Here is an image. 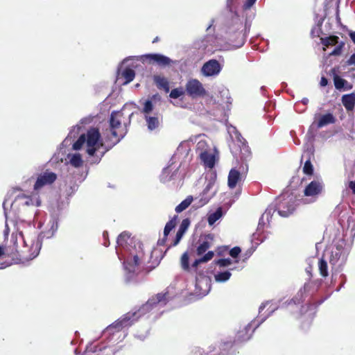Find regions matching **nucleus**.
<instances>
[{"mask_svg": "<svg viewBox=\"0 0 355 355\" xmlns=\"http://www.w3.org/2000/svg\"><path fill=\"white\" fill-rule=\"evenodd\" d=\"M11 241L13 243V247L10 250H9L8 248L5 250L2 246L0 245V257L3 255L6 252L12 254L18 252L17 245V237L15 236L13 234L11 236Z\"/></svg>", "mask_w": 355, "mask_h": 355, "instance_id": "c9c22d12", "label": "nucleus"}, {"mask_svg": "<svg viewBox=\"0 0 355 355\" xmlns=\"http://www.w3.org/2000/svg\"><path fill=\"white\" fill-rule=\"evenodd\" d=\"M185 93L192 99L203 98L207 91L203 85L197 79H190L185 85Z\"/></svg>", "mask_w": 355, "mask_h": 355, "instance_id": "9d476101", "label": "nucleus"}, {"mask_svg": "<svg viewBox=\"0 0 355 355\" xmlns=\"http://www.w3.org/2000/svg\"><path fill=\"white\" fill-rule=\"evenodd\" d=\"M214 236L211 234L205 236V240L202 241L197 247L196 253L198 256L202 255L211 246L209 240H213Z\"/></svg>", "mask_w": 355, "mask_h": 355, "instance_id": "cd10ccee", "label": "nucleus"}, {"mask_svg": "<svg viewBox=\"0 0 355 355\" xmlns=\"http://www.w3.org/2000/svg\"><path fill=\"white\" fill-rule=\"evenodd\" d=\"M340 278L341 279V285L338 288L336 289L337 291H339L340 290V288L344 286L347 281V277L345 274H341Z\"/></svg>", "mask_w": 355, "mask_h": 355, "instance_id": "052dcab7", "label": "nucleus"}, {"mask_svg": "<svg viewBox=\"0 0 355 355\" xmlns=\"http://www.w3.org/2000/svg\"><path fill=\"white\" fill-rule=\"evenodd\" d=\"M325 299L315 302L309 303L302 306L300 309V315L302 320L305 322L304 326H310L312 320L316 314L317 308L324 301Z\"/></svg>", "mask_w": 355, "mask_h": 355, "instance_id": "f8f14e48", "label": "nucleus"}, {"mask_svg": "<svg viewBox=\"0 0 355 355\" xmlns=\"http://www.w3.org/2000/svg\"><path fill=\"white\" fill-rule=\"evenodd\" d=\"M296 198L293 195H281L276 198L275 202L268 205L265 212L259 218L257 232L253 234H259L263 229L265 225L269 223L275 211H277L279 216L288 217L292 214L296 208Z\"/></svg>", "mask_w": 355, "mask_h": 355, "instance_id": "20e7f679", "label": "nucleus"}, {"mask_svg": "<svg viewBox=\"0 0 355 355\" xmlns=\"http://www.w3.org/2000/svg\"><path fill=\"white\" fill-rule=\"evenodd\" d=\"M347 65H355V53H353L347 61Z\"/></svg>", "mask_w": 355, "mask_h": 355, "instance_id": "680f3d73", "label": "nucleus"}, {"mask_svg": "<svg viewBox=\"0 0 355 355\" xmlns=\"http://www.w3.org/2000/svg\"><path fill=\"white\" fill-rule=\"evenodd\" d=\"M331 74L334 76V85L337 89L341 90L346 88V86L348 85V82L337 74L336 69L335 68L331 69Z\"/></svg>", "mask_w": 355, "mask_h": 355, "instance_id": "bb28decb", "label": "nucleus"}, {"mask_svg": "<svg viewBox=\"0 0 355 355\" xmlns=\"http://www.w3.org/2000/svg\"><path fill=\"white\" fill-rule=\"evenodd\" d=\"M324 182L320 177H317L315 180L309 182L304 190V195L306 197H311L315 201L324 189Z\"/></svg>", "mask_w": 355, "mask_h": 355, "instance_id": "4468645a", "label": "nucleus"}, {"mask_svg": "<svg viewBox=\"0 0 355 355\" xmlns=\"http://www.w3.org/2000/svg\"><path fill=\"white\" fill-rule=\"evenodd\" d=\"M303 172L304 174L311 175L313 173V166L311 164L310 157H307L303 166Z\"/></svg>", "mask_w": 355, "mask_h": 355, "instance_id": "37998d69", "label": "nucleus"}, {"mask_svg": "<svg viewBox=\"0 0 355 355\" xmlns=\"http://www.w3.org/2000/svg\"><path fill=\"white\" fill-rule=\"evenodd\" d=\"M236 338L227 339L223 341L218 347L209 346L205 351L198 349L191 355H233L236 353L237 347L251 339L252 334H237Z\"/></svg>", "mask_w": 355, "mask_h": 355, "instance_id": "423d86ee", "label": "nucleus"}, {"mask_svg": "<svg viewBox=\"0 0 355 355\" xmlns=\"http://www.w3.org/2000/svg\"><path fill=\"white\" fill-rule=\"evenodd\" d=\"M135 338L139 340L143 341L146 339V334H135Z\"/></svg>", "mask_w": 355, "mask_h": 355, "instance_id": "338daca9", "label": "nucleus"}, {"mask_svg": "<svg viewBox=\"0 0 355 355\" xmlns=\"http://www.w3.org/2000/svg\"><path fill=\"white\" fill-rule=\"evenodd\" d=\"M110 129L111 137L107 136V140L110 141V144H108L109 145H110L112 144V142L114 141L112 140V137L116 138V139H117L124 132H123L122 133H120V135H119V134H118V132L116 131L117 128H110Z\"/></svg>", "mask_w": 355, "mask_h": 355, "instance_id": "5fc2aeb1", "label": "nucleus"}, {"mask_svg": "<svg viewBox=\"0 0 355 355\" xmlns=\"http://www.w3.org/2000/svg\"><path fill=\"white\" fill-rule=\"evenodd\" d=\"M181 148L182 147L180 146L178 149H177V151L175 152V153L173 155V156L172 157L171 159V164L164 168L163 169V171H162V173L161 175V180L163 181V182H168V181H170L171 180L173 179V174H172L171 175L169 176V173H170V167L171 166V165L174 163L175 162V159L177 158V157H180V150H181Z\"/></svg>", "mask_w": 355, "mask_h": 355, "instance_id": "5701e85b", "label": "nucleus"}, {"mask_svg": "<svg viewBox=\"0 0 355 355\" xmlns=\"http://www.w3.org/2000/svg\"><path fill=\"white\" fill-rule=\"evenodd\" d=\"M193 198L192 196H189L186 199H184L183 201H182L178 206L175 207V211L177 213H180L185 210L192 202Z\"/></svg>", "mask_w": 355, "mask_h": 355, "instance_id": "4c0bfd02", "label": "nucleus"}, {"mask_svg": "<svg viewBox=\"0 0 355 355\" xmlns=\"http://www.w3.org/2000/svg\"><path fill=\"white\" fill-rule=\"evenodd\" d=\"M206 146L204 141H200L197 144V150H200L199 155L201 161L206 167L212 168L215 165V156L207 150H203V148Z\"/></svg>", "mask_w": 355, "mask_h": 355, "instance_id": "f3484780", "label": "nucleus"}, {"mask_svg": "<svg viewBox=\"0 0 355 355\" xmlns=\"http://www.w3.org/2000/svg\"><path fill=\"white\" fill-rule=\"evenodd\" d=\"M321 44L324 46L323 50H326V47L329 46H334L338 44L339 37L336 35H329L328 37H321L320 38Z\"/></svg>", "mask_w": 355, "mask_h": 355, "instance_id": "473e14b6", "label": "nucleus"}, {"mask_svg": "<svg viewBox=\"0 0 355 355\" xmlns=\"http://www.w3.org/2000/svg\"><path fill=\"white\" fill-rule=\"evenodd\" d=\"M122 76L125 79V84H128L134 80L135 72L132 69L127 67L123 70Z\"/></svg>", "mask_w": 355, "mask_h": 355, "instance_id": "58836bf2", "label": "nucleus"}, {"mask_svg": "<svg viewBox=\"0 0 355 355\" xmlns=\"http://www.w3.org/2000/svg\"><path fill=\"white\" fill-rule=\"evenodd\" d=\"M257 0H246L242 6V9L243 12H247L249 10L252 6L256 3Z\"/></svg>", "mask_w": 355, "mask_h": 355, "instance_id": "6e6d98bb", "label": "nucleus"}, {"mask_svg": "<svg viewBox=\"0 0 355 355\" xmlns=\"http://www.w3.org/2000/svg\"><path fill=\"white\" fill-rule=\"evenodd\" d=\"M234 270V268H230L227 270L216 271L214 274V279L216 282L219 283L227 282L232 276L231 270Z\"/></svg>", "mask_w": 355, "mask_h": 355, "instance_id": "c756f323", "label": "nucleus"}, {"mask_svg": "<svg viewBox=\"0 0 355 355\" xmlns=\"http://www.w3.org/2000/svg\"><path fill=\"white\" fill-rule=\"evenodd\" d=\"M211 289V279L206 275H200L196 278L195 293L191 294L199 300L207 295Z\"/></svg>", "mask_w": 355, "mask_h": 355, "instance_id": "9b49d317", "label": "nucleus"}, {"mask_svg": "<svg viewBox=\"0 0 355 355\" xmlns=\"http://www.w3.org/2000/svg\"><path fill=\"white\" fill-rule=\"evenodd\" d=\"M80 126L77 124L76 125L73 126L72 129L70 130L68 136L65 138V139L63 141L62 144H67L69 141V138L75 137L76 135L78 133V132L80 130Z\"/></svg>", "mask_w": 355, "mask_h": 355, "instance_id": "3c124183", "label": "nucleus"}, {"mask_svg": "<svg viewBox=\"0 0 355 355\" xmlns=\"http://www.w3.org/2000/svg\"><path fill=\"white\" fill-rule=\"evenodd\" d=\"M216 179L215 174H211L209 177L206 178V185L201 194V198L199 200L197 207H202L207 204L209 200L215 195L216 190L214 189Z\"/></svg>", "mask_w": 355, "mask_h": 355, "instance_id": "ddd939ff", "label": "nucleus"}, {"mask_svg": "<svg viewBox=\"0 0 355 355\" xmlns=\"http://www.w3.org/2000/svg\"><path fill=\"white\" fill-rule=\"evenodd\" d=\"M311 288V285L309 283H305L304 286L300 289V291L297 293V294L290 300H287L285 302L283 305L285 306H288L291 304L297 305L302 302L304 297V294L308 291Z\"/></svg>", "mask_w": 355, "mask_h": 355, "instance_id": "aec40b11", "label": "nucleus"}, {"mask_svg": "<svg viewBox=\"0 0 355 355\" xmlns=\"http://www.w3.org/2000/svg\"><path fill=\"white\" fill-rule=\"evenodd\" d=\"M57 179V175L51 171H45L41 173L37 178L34 184V189L38 190L44 186L53 184Z\"/></svg>", "mask_w": 355, "mask_h": 355, "instance_id": "dca6fc26", "label": "nucleus"}, {"mask_svg": "<svg viewBox=\"0 0 355 355\" xmlns=\"http://www.w3.org/2000/svg\"><path fill=\"white\" fill-rule=\"evenodd\" d=\"M153 110V104L151 99L145 101L142 112L146 115H148Z\"/></svg>", "mask_w": 355, "mask_h": 355, "instance_id": "49530a36", "label": "nucleus"}, {"mask_svg": "<svg viewBox=\"0 0 355 355\" xmlns=\"http://www.w3.org/2000/svg\"><path fill=\"white\" fill-rule=\"evenodd\" d=\"M184 94H185V90H184V89L182 87H180L173 89L169 94V96L171 98L175 99V98H178L183 96Z\"/></svg>", "mask_w": 355, "mask_h": 355, "instance_id": "a18cd8bd", "label": "nucleus"}, {"mask_svg": "<svg viewBox=\"0 0 355 355\" xmlns=\"http://www.w3.org/2000/svg\"><path fill=\"white\" fill-rule=\"evenodd\" d=\"M320 85L321 87H326L328 85V79L326 77L322 76L321 78Z\"/></svg>", "mask_w": 355, "mask_h": 355, "instance_id": "e2e57ef3", "label": "nucleus"}, {"mask_svg": "<svg viewBox=\"0 0 355 355\" xmlns=\"http://www.w3.org/2000/svg\"><path fill=\"white\" fill-rule=\"evenodd\" d=\"M352 250V245L340 239L336 241L331 248L329 263L333 268L341 270L345 265Z\"/></svg>", "mask_w": 355, "mask_h": 355, "instance_id": "0eeeda50", "label": "nucleus"}, {"mask_svg": "<svg viewBox=\"0 0 355 355\" xmlns=\"http://www.w3.org/2000/svg\"><path fill=\"white\" fill-rule=\"evenodd\" d=\"M153 81L158 89L164 90L166 93L169 92V82L166 78L159 75H155L153 76Z\"/></svg>", "mask_w": 355, "mask_h": 355, "instance_id": "b1692460", "label": "nucleus"}, {"mask_svg": "<svg viewBox=\"0 0 355 355\" xmlns=\"http://www.w3.org/2000/svg\"><path fill=\"white\" fill-rule=\"evenodd\" d=\"M60 216V205L58 207V210L53 211L51 214L50 220L47 224V226L49 227V229L47 230H44L41 232L37 237L36 241H31V247L29 249V252H31L28 256L24 255L23 259L26 261L33 260L35 257H37L40 253V251L42 248V241L44 238L51 239L52 238L58 228V222Z\"/></svg>", "mask_w": 355, "mask_h": 355, "instance_id": "39448f33", "label": "nucleus"}, {"mask_svg": "<svg viewBox=\"0 0 355 355\" xmlns=\"http://www.w3.org/2000/svg\"><path fill=\"white\" fill-rule=\"evenodd\" d=\"M252 253H253V250L252 249L248 250L244 254L245 258H244L243 261H245V259H248L252 254Z\"/></svg>", "mask_w": 355, "mask_h": 355, "instance_id": "69168bd1", "label": "nucleus"}, {"mask_svg": "<svg viewBox=\"0 0 355 355\" xmlns=\"http://www.w3.org/2000/svg\"><path fill=\"white\" fill-rule=\"evenodd\" d=\"M116 254L119 259L123 261L125 270V280L131 282L138 270L139 260L144 256L143 245L138 239L130 237V234L123 232L116 240Z\"/></svg>", "mask_w": 355, "mask_h": 355, "instance_id": "f257e3e1", "label": "nucleus"}, {"mask_svg": "<svg viewBox=\"0 0 355 355\" xmlns=\"http://www.w3.org/2000/svg\"><path fill=\"white\" fill-rule=\"evenodd\" d=\"M178 219V216L175 215L169 221H168L164 229V234L165 237H168V235L171 232V231L175 228L176 225V220Z\"/></svg>", "mask_w": 355, "mask_h": 355, "instance_id": "e433bc0d", "label": "nucleus"}, {"mask_svg": "<svg viewBox=\"0 0 355 355\" xmlns=\"http://www.w3.org/2000/svg\"><path fill=\"white\" fill-rule=\"evenodd\" d=\"M169 298L168 292L157 294L155 296L150 298L146 304H143L137 310L125 313L121 318L108 325L101 333H105V331L108 333H117L125 331L126 328L132 325L139 318L144 316L155 307L164 306Z\"/></svg>", "mask_w": 355, "mask_h": 355, "instance_id": "f03ea898", "label": "nucleus"}, {"mask_svg": "<svg viewBox=\"0 0 355 355\" xmlns=\"http://www.w3.org/2000/svg\"><path fill=\"white\" fill-rule=\"evenodd\" d=\"M105 335L107 336L106 339L107 340V345H106L105 347L114 345L115 344V342L116 340L120 339V340H122L125 337V334H123L122 338H121V334H105Z\"/></svg>", "mask_w": 355, "mask_h": 355, "instance_id": "ea45409f", "label": "nucleus"}, {"mask_svg": "<svg viewBox=\"0 0 355 355\" xmlns=\"http://www.w3.org/2000/svg\"><path fill=\"white\" fill-rule=\"evenodd\" d=\"M275 309L276 308H272L270 310L268 309L269 312L266 315L263 316L262 315H260L257 318L254 319L246 324L243 330L244 333H254L257 328H258L259 325L275 311Z\"/></svg>", "mask_w": 355, "mask_h": 355, "instance_id": "6ab92c4d", "label": "nucleus"}, {"mask_svg": "<svg viewBox=\"0 0 355 355\" xmlns=\"http://www.w3.org/2000/svg\"><path fill=\"white\" fill-rule=\"evenodd\" d=\"M251 23L248 18L245 19L244 33H243V19L237 13L232 15L230 21L228 24L227 33L231 35L234 33H238L239 38L236 47H241L245 42L246 35L250 31Z\"/></svg>", "mask_w": 355, "mask_h": 355, "instance_id": "1a4fd4ad", "label": "nucleus"}, {"mask_svg": "<svg viewBox=\"0 0 355 355\" xmlns=\"http://www.w3.org/2000/svg\"><path fill=\"white\" fill-rule=\"evenodd\" d=\"M86 137L85 134H82L80 135L78 139L76 141V142L73 144L72 148L74 150H79L82 148L84 144L86 145Z\"/></svg>", "mask_w": 355, "mask_h": 355, "instance_id": "a19ab883", "label": "nucleus"}, {"mask_svg": "<svg viewBox=\"0 0 355 355\" xmlns=\"http://www.w3.org/2000/svg\"><path fill=\"white\" fill-rule=\"evenodd\" d=\"M189 257L187 252H185L181 257V266L184 270L189 271L190 266H189Z\"/></svg>", "mask_w": 355, "mask_h": 355, "instance_id": "c03bdc74", "label": "nucleus"}, {"mask_svg": "<svg viewBox=\"0 0 355 355\" xmlns=\"http://www.w3.org/2000/svg\"><path fill=\"white\" fill-rule=\"evenodd\" d=\"M190 223L191 221L188 218L183 219L178 231L184 234L189 228Z\"/></svg>", "mask_w": 355, "mask_h": 355, "instance_id": "603ef678", "label": "nucleus"}, {"mask_svg": "<svg viewBox=\"0 0 355 355\" xmlns=\"http://www.w3.org/2000/svg\"><path fill=\"white\" fill-rule=\"evenodd\" d=\"M214 263L216 266L220 268H225L230 266L232 263V260L230 258L225 259H219L218 260H215Z\"/></svg>", "mask_w": 355, "mask_h": 355, "instance_id": "09e8293b", "label": "nucleus"}, {"mask_svg": "<svg viewBox=\"0 0 355 355\" xmlns=\"http://www.w3.org/2000/svg\"><path fill=\"white\" fill-rule=\"evenodd\" d=\"M222 70V65L215 59H211L204 63L201 73L205 77L216 76Z\"/></svg>", "mask_w": 355, "mask_h": 355, "instance_id": "2eb2a0df", "label": "nucleus"}, {"mask_svg": "<svg viewBox=\"0 0 355 355\" xmlns=\"http://www.w3.org/2000/svg\"><path fill=\"white\" fill-rule=\"evenodd\" d=\"M126 133L127 130L125 129L123 134H122L119 139L109 145L105 144L103 142L101 135L98 128H90L85 135L86 137V153L89 157H92L91 163H99L105 153L120 142V141L124 138Z\"/></svg>", "mask_w": 355, "mask_h": 355, "instance_id": "7ed1b4c3", "label": "nucleus"}, {"mask_svg": "<svg viewBox=\"0 0 355 355\" xmlns=\"http://www.w3.org/2000/svg\"><path fill=\"white\" fill-rule=\"evenodd\" d=\"M67 157L69 159V164L74 168H80L83 166V161L80 153L68 154Z\"/></svg>", "mask_w": 355, "mask_h": 355, "instance_id": "2f4dec72", "label": "nucleus"}, {"mask_svg": "<svg viewBox=\"0 0 355 355\" xmlns=\"http://www.w3.org/2000/svg\"><path fill=\"white\" fill-rule=\"evenodd\" d=\"M144 57L149 60L150 62L155 63L160 67H169L174 63L170 58L160 53L146 54Z\"/></svg>", "mask_w": 355, "mask_h": 355, "instance_id": "a211bd4d", "label": "nucleus"}, {"mask_svg": "<svg viewBox=\"0 0 355 355\" xmlns=\"http://www.w3.org/2000/svg\"><path fill=\"white\" fill-rule=\"evenodd\" d=\"M318 267H319L320 275L324 277H327L329 272H328V266H327V261L323 259H320L319 263H318Z\"/></svg>", "mask_w": 355, "mask_h": 355, "instance_id": "79ce46f5", "label": "nucleus"}, {"mask_svg": "<svg viewBox=\"0 0 355 355\" xmlns=\"http://www.w3.org/2000/svg\"><path fill=\"white\" fill-rule=\"evenodd\" d=\"M123 116L122 110L112 111L109 117L110 128H119L121 125V119Z\"/></svg>", "mask_w": 355, "mask_h": 355, "instance_id": "4be33fe9", "label": "nucleus"}, {"mask_svg": "<svg viewBox=\"0 0 355 355\" xmlns=\"http://www.w3.org/2000/svg\"><path fill=\"white\" fill-rule=\"evenodd\" d=\"M323 22V19H321L318 21L316 26H314L311 31V35L313 37H319L320 34L322 33L321 26Z\"/></svg>", "mask_w": 355, "mask_h": 355, "instance_id": "8fccbe9b", "label": "nucleus"}, {"mask_svg": "<svg viewBox=\"0 0 355 355\" xmlns=\"http://www.w3.org/2000/svg\"><path fill=\"white\" fill-rule=\"evenodd\" d=\"M348 35L352 42L355 44V31H349L348 32Z\"/></svg>", "mask_w": 355, "mask_h": 355, "instance_id": "0e129e2a", "label": "nucleus"}, {"mask_svg": "<svg viewBox=\"0 0 355 355\" xmlns=\"http://www.w3.org/2000/svg\"><path fill=\"white\" fill-rule=\"evenodd\" d=\"M145 119L146 121L148 130H153L159 126V122L158 117L146 115Z\"/></svg>", "mask_w": 355, "mask_h": 355, "instance_id": "f704fd0d", "label": "nucleus"}, {"mask_svg": "<svg viewBox=\"0 0 355 355\" xmlns=\"http://www.w3.org/2000/svg\"><path fill=\"white\" fill-rule=\"evenodd\" d=\"M241 252V249L239 247H234L230 250V255L232 258H237Z\"/></svg>", "mask_w": 355, "mask_h": 355, "instance_id": "13d9d810", "label": "nucleus"}, {"mask_svg": "<svg viewBox=\"0 0 355 355\" xmlns=\"http://www.w3.org/2000/svg\"><path fill=\"white\" fill-rule=\"evenodd\" d=\"M345 46V42L341 41L336 44L334 49L329 54V56H337L342 53L343 49Z\"/></svg>", "mask_w": 355, "mask_h": 355, "instance_id": "de8ad7c7", "label": "nucleus"}, {"mask_svg": "<svg viewBox=\"0 0 355 355\" xmlns=\"http://www.w3.org/2000/svg\"><path fill=\"white\" fill-rule=\"evenodd\" d=\"M78 186L76 183H73L72 185L69 186V187L66 189L67 196H71L78 190Z\"/></svg>", "mask_w": 355, "mask_h": 355, "instance_id": "4d7b16f0", "label": "nucleus"}, {"mask_svg": "<svg viewBox=\"0 0 355 355\" xmlns=\"http://www.w3.org/2000/svg\"><path fill=\"white\" fill-rule=\"evenodd\" d=\"M314 153V146L313 144H306V148L304 150V155H302V158L305 156L307 157H310L311 159V157L313 156Z\"/></svg>", "mask_w": 355, "mask_h": 355, "instance_id": "864d4df0", "label": "nucleus"}, {"mask_svg": "<svg viewBox=\"0 0 355 355\" xmlns=\"http://www.w3.org/2000/svg\"><path fill=\"white\" fill-rule=\"evenodd\" d=\"M349 187L352 189V192L355 193V180L349 182Z\"/></svg>", "mask_w": 355, "mask_h": 355, "instance_id": "774afa93", "label": "nucleus"}, {"mask_svg": "<svg viewBox=\"0 0 355 355\" xmlns=\"http://www.w3.org/2000/svg\"><path fill=\"white\" fill-rule=\"evenodd\" d=\"M223 215L222 207H218L216 210L208 215L207 221L209 225H213Z\"/></svg>", "mask_w": 355, "mask_h": 355, "instance_id": "72a5a7b5", "label": "nucleus"}, {"mask_svg": "<svg viewBox=\"0 0 355 355\" xmlns=\"http://www.w3.org/2000/svg\"><path fill=\"white\" fill-rule=\"evenodd\" d=\"M184 236V234L182 233H180L178 231L176 233V235H175V239L173 241V246H175L177 245L180 240L182 239V236Z\"/></svg>", "mask_w": 355, "mask_h": 355, "instance_id": "bf43d9fd", "label": "nucleus"}, {"mask_svg": "<svg viewBox=\"0 0 355 355\" xmlns=\"http://www.w3.org/2000/svg\"><path fill=\"white\" fill-rule=\"evenodd\" d=\"M336 121V118L331 113H327L323 114L320 116L318 122V128H320L327 125L334 123Z\"/></svg>", "mask_w": 355, "mask_h": 355, "instance_id": "7c9ffc66", "label": "nucleus"}, {"mask_svg": "<svg viewBox=\"0 0 355 355\" xmlns=\"http://www.w3.org/2000/svg\"><path fill=\"white\" fill-rule=\"evenodd\" d=\"M15 203H17L25 211L26 209L31 211L34 214L33 221L37 227L40 229L43 225V222L40 218L41 214L40 210H36L35 208L41 205V200L37 196H26V195H18L15 198Z\"/></svg>", "mask_w": 355, "mask_h": 355, "instance_id": "6e6552de", "label": "nucleus"}, {"mask_svg": "<svg viewBox=\"0 0 355 355\" xmlns=\"http://www.w3.org/2000/svg\"><path fill=\"white\" fill-rule=\"evenodd\" d=\"M241 173L235 168H232L228 175L229 187L230 189H234L236 186L237 183L241 180Z\"/></svg>", "mask_w": 355, "mask_h": 355, "instance_id": "393cba45", "label": "nucleus"}, {"mask_svg": "<svg viewBox=\"0 0 355 355\" xmlns=\"http://www.w3.org/2000/svg\"><path fill=\"white\" fill-rule=\"evenodd\" d=\"M342 103L347 111H352L355 107V94L351 93L342 96Z\"/></svg>", "mask_w": 355, "mask_h": 355, "instance_id": "a878e982", "label": "nucleus"}, {"mask_svg": "<svg viewBox=\"0 0 355 355\" xmlns=\"http://www.w3.org/2000/svg\"><path fill=\"white\" fill-rule=\"evenodd\" d=\"M234 133L236 135V141L238 142L239 146L241 148V158L245 159V160L250 156V152L249 150V147L246 145L245 139L242 137V135L237 131V130L233 127Z\"/></svg>", "mask_w": 355, "mask_h": 355, "instance_id": "412c9836", "label": "nucleus"}, {"mask_svg": "<svg viewBox=\"0 0 355 355\" xmlns=\"http://www.w3.org/2000/svg\"><path fill=\"white\" fill-rule=\"evenodd\" d=\"M214 256V252L213 251H208L204 256L200 258L196 259L191 266H190V270H194L196 272L197 271V268L199 264L202 263H207L210 261Z\"/></svg>", "mask_w": 355, "mask_h": 355, "instance_id": "c85d7f7f", "label": "nucleus"}]
</instances>
